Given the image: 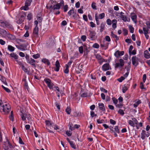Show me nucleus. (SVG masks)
Masks as SVG:
<instances>
[{
  "label": "nucleus",
  "mask_w": 150,
  "mask_h": 150,
  "mask_svg": "<svg viewBox=\"0 0 150 150\" xmlns=\"http://www.w3.org/2000/svg\"><path fill=\"white\" fill-rule=\"evenodd\" d=\"M0 110L4 114H7L11 110V107L9 105L6 103H1L2 100H0Z\"/></svg>",
  "instance_id": "1"
},
{
  "label": "nucleus",
  "mask_w": 150,
  "mask_h": 150,
  "mask_svg": "<svg viewBox=\"0 0 150 150\" xmlns=\"http://www.w3.org/2000/svg\"><path fill=\"white\" fill-rule=\"evenodd\" d=\"M0 26L4 28H7L10 29H13V26L9 23L6 21H3L1 20Z\"/></svg>",
  "instance_id": "2"
},
{
  "label": "nucleus",
  "mask_w": 150,
  "mask_h": 150,
  "mask_svg": "<svg viewBox=\"0 0 150 150\" xmlns=\"http://www.w3.org/2000/svg\"><path fill=\"white\" fill-rule=\"evenodd\" d=\"M119 63H116L115 65V69L122 67L124 65V61L122 59H119Z\"/></svg>",
  "instance_id": "3"
},
{
  "label": "nucleus",
  "mask_w": 150,
  "mask_h": 150,
  "mask_svg": "<svg viewBox=\"0 0 150 150\" xmlns=\"http://www.w3.org/2000/svg\"><path fill=\"white\" fill-rule=\"evenodd\" d=\"M32 1V0H26L24 6L22 7L23 8V9L25 11L28 10L29 9L28 6L30 5Z\"/></svg>",
  "instance_id": "4"
},
{
  "label": "nucleus",
  "mask_w": 150,
  "mask_h": 150,
  "mask_svg": "<svg viewBox=\"0 0 150 150\" xmlns=\"http://www.w3.org/2000/svg\"><path fill=\"white\" fill-rule=\"evenodd\" d=\"M109 43L106 42L105 41H103L100 44V47L105 50H106L108 47Z\"/></svg>",
  "instance_id": "5"
},
{
  "label": "nucleus",
  "mask_w": 150,
  "mask_h": 150,
  "mask_svg": "<svg viewBox=\"0 0 150 150\" xmlns=\"http://www.w3.org/2000/svg\"><path fill=\"white\" fill-rule=\"evenodd\" d=\"M138 58L135 56H134L132 57V64L135 67L137 66L138 64Z\"/></svg>",
  "instance_id": "6"
},
{
  "label": "nucleus",
  "mask_w": 150,
  "mask_h": 150,
  "mask_svg": "<svg viewBox=\"0 0 150 150\" xmlns=\"http://www.w3.org/2000/svg\"><path fill=\"white\" fill-rule=\"evenodd\" d=\"M124 14L123 12H121L120 13V18L124 22L129 21L130 19L129 18L127 19V17Z\"/></svg>",
  "instance_id": "7"
},
{
  "label": "nucleus",
  "mask_w": 150,
  "mask_h": 150,
  "mask_svg": "<svg viewBox=\"0 0 150 150\" xmlns=\"http://www.w3.org/2000/svg\"><path fill=\"white\" fill-rule=\"evenodd\" d=\"M61 6V5H59V4H57L55 5H54L53 6H52V5H51L50 6V7H49V9L51 8L53 10H58L60 9Z\"/></svg>",
  "instance_id": "8"
},
{
  "label": "nucleus",
  "mask_w": 150,
  "mask_h": 150,
  "mask_svg": "<svg viewBox=\"0 0 150 150\" xmlns=\"http://www.w3.org/2000/svg\"><path fill=\"white\" fill-rule=\"evenodd\" d=\"M46 125H47L46 127L50 128V129L53 128L54 125V124L53 123H51L50 121L48 120H46L45 121Z\"/></svg>",
  "instance_id": "9"
},
{
  "label": "nucleus",
  "mask_w": 150,
  "mask_h": 150,
  "mask_svg": "<svg viewBox=\"0 0 150 150\" xmlns=\"http://www.w3.org/2000/svg\"><path fill=\"white\" fill-rule=\"evenodd\" d=\"M124 54L123 51H120L119 50L117 51L114 53V55L115 57L118 58L121 56L123 55Z\"/></svg>",
  "instance_id": "10"
},
{
  "label": "nucleus",
  "mask_w": 150,
  "mask_h": 150,
  "mask_svg": "<svg viewBox=\"0 0 150 150\" xmlns=\"http://www.w3.org/2000/svg\"><path fill=\"white\" fill-rule=\"evenodd\" d=\"M96 58L99 60L100 62L101 63L105 61L104 59L103 58L101 55L99 54H97L95 55Z\"/></svg>",
  "instance_id": "11"
},
{
  "label": "nucleus",
  "mask_w": 150,
  "mask_h": 150,
  "mask_svg": "<svg viewBox=\"0 0 150 150\" xmlns=\"http://www.w3.org/2000/svg\"><path fill=\"white\" fill-rule=\"evenodd\" d=\"M38 26H36L33 30V33L34 36L38 37Z\"/></svg>",
  "instance_id": "12"
},
{
  "label": "nucleus",
  "mask_w": 150,
  "mask_h": 150,
  "mask_svg": "<svg viewBox=\"0 0 150 150\" xmlns=\"http://www.w3.org/2000/svg\"><path fill=\"white\" fill-rule=\"evenodd\" d=\"M96 34L94 30L90 32L89 35L91 40H93L95 39V36Z\"/></svg>",
  "instance_id": "13"
},
{
  "label": "nucleus",
  "mask_w": 150,
  "mask_h": 150,
  "mask_svg": "<svg viewBox=\"0 0 150 150\" xmlns=\"http://www.w3.org/2000/svg\"><path fill=\"white\" fill-rule=\"evenodd\" d=\"M98 105L99 108L100 110L104 112L105 111V108L104 105L103 103H99Z\"/></svg>",
  "instance_id": "14"
},
{
  "label": "nucleus",
  "mask_w": 150,
  "mask_h": 150,
  "mask_svg": "<svg viewBox=\"0 0 150 150\" xmlns=\"http://www.w3.org/2000/svg\"><path fill=\"white\" fill-rule=\"evenodd\" d=\"M131 18L132 20L136 23H137V15L134 13H132L131 14Z\"/></svg>",
  "instance_id": "15"
},
{
  "label": "nucleus",
  "mask_w": 150,
  "mask_h": 150,
  "mask_svg": "<svg viewBox=\"0 0 150 150\" xmlns=\"http://www.w3.org/2000/svg\"><path fill=\"white\" fill-rule=\"evenodd\" d=\"M102 68L104 71H106L109 69V64H108L106 63L104 64Z\"/></svg>",
  "instance_id": "16"
},
{
  "label": "nucleus",
  "mask_w": 150,
  "mask_h": 150,
  "mask_svg": "<svg viewBox=\"0 0 150 150\" xmlns=\"http://www.w3.org/2000/svg\"><path fill=\"white\" fill-rule=\"evenodd\" d=\"M144 54L145 58L149 59L150 58V54L148 51L147 50H146L144 51Z\"/></svg>",
  "instance_id": "17"
},
{
  "label": "nucleus",
  "mask_w": 150,
  "mask_h": 150,
  "mask_svg": "<svg viewBox=\"0 0 150 150\" xmlns=\"http://www.w3.org/2000/svg\"><path fill=\"white\" fill-rule=\"evenodd\" d=\"M55 66L56 68V69L55 68L54 70L56 71H58L59 69V67L60 66V65L59 62L58 60H57L56 62Z\"/></svg>",
  "instance_id": "18"
},
{
  "label": "nucleus",
  "mask_w": 150,
  "mask_h": 150,
  "mask_svg": "<svg viewBox=\"0 0 150 150\" xmlns=\"http://www.w3.org/2000/svg\"><path fill=\"white\" fill-rule=\"evenodd\" d=\"M105 23L102 22L101 23L100 26V32L101 33L104 30L105 27Z\"/></svg>",
  "instance_id": "19"
},
{
  "label": "nucleus",
  "mask_w": 150,
  "mask_h": 150,
  "mask_svg": "<svg viewBox=\"0 0 150 150\" xmlns=\"http://www.w3.org/2000/svg\"><path fill=\"white\" fill-rule=\"evenodd\" d=\"M92 94L91 93H89L88 94V93L87 92H85L83 93H82L81 95V97H86L87 96H90L91 95H92Z\"/></svg>",
  "instance_id": "20"
},
{
  "label": "nucleus",
  "mask_w": 150,
  "mask_h": 150,
  "mask_svg": "<svg viewBox=\"0 0 150 150\" xmlns=\"http://www.w3.org/2000/svg\"><path fill=\"white\" fill-rule=\"evenodd\" d=\"M6 36L9 39L11 40H14L15 38L14 36H13L11 34H10L8 32L7 33V34L6 35Z\"/></svg>",
  "instance_id": "21"
},
{
  "label": "nucleus",
  "mask_w": 150,
  "mask_h": 150,
  "mask_svg": "<svg viewBox=\"0 0 150 150\" xmlns=\"http://www.w3.org/2000/svg\"><path fill=\"white\" fill-rule=\"evenodd\" d=\"M18 48L20 50L22 51L26 50H27L26 46L24 45H20L19 48Z\"/></svg>",
  "instance_id": "22"
},
{
  "label": "nucleus",
  "mask_w": 150,
  "mask_h": 150,
  "mask_svg": "<svg viewBox=\"0 0 150 150\" xmlns=\"http://www.w3.org/2000/svg\"><path fill=\"white\" fill-rule=\"evenodd\" d=\"M36 61L34 59H33L32 58H30V60L28 61V62H27L29 64H30L31 65L35 67V64Z\"/></svg>",
  "instance_id": "23"
},
{
  "label": "nucleus",
  "mask_w": 150,
  "mask_h": 150,
  "mask_svg": "<svg viewBox=\"0 0 150 150\" xmlns=\"http://www.w3.org/2000/svg\"><path fill=\"white\" fill-rule=\"evenodd\" d=\"M42 61L44 63L47 64L48 65H50V63L49 60L46 58L42 59Z\"/></svg>",
  "instance_id": "24"
},
{
  "label": "nucleus",
  "mask_w": 150,
  "mask_h": 150,
  "mask_svg": "<svg viewBox=\"0 0 150 150\" xmlns=\"http://www.w3.org/2000/svg\"><path fill=\"white\" fill-rule=\"evenodd\" d=\"M8 49L10 52H13L15 48L11 45H8Z\"/></svg>",
  "instance_id": "25"
},
{
  "label": "nucleus",
  "mask_w": 150,
  "mask_h": 150,
  "mask_svg": "<svg viewBox=\"0 0 150 150\" xmlns=\"http://www.w3.org/2000/svg\"><path fill=\"white\" fill-rule=\"evenodd\" d=\"M117 23V21L115 19H114L112 21V27L113 28L115 29V28L116 27V23Z\"/></svg>",
  "instance_id": "26"
},
{
  "label": "nucleus",
  "mask_w": 150,
  "mask_h": 150,
  "mask_svg": "<svg viewBox=\"0 0 150 150\" xmlns=\"http://www.w3.org/2000/svg\"><path fill=\"white\" fill-rule=\"evenodd\" d=\"M73 124L71 122H69V124L68 126L69 129H71V131L74 130L75 129V127H72Z\"/></svg>",
  "instance_id": "27"
},
{
  "label": "nucleus",
  "mask_w": 150,
  "mask_h": 150,
  "mask_svg": "<svg viewBox=\"0 0 150 150\" xmlns=\"http://www.w3.org/2000/svg\"><path fill=\"white\" fill-rule=\"evenodd\" d=\"M11 57L14 58L15 59H17L18 58V56L14 53H11L10 54Z\"/></svg>",
  "instance_id": "28"
},
{
  "label": "nucleus",
  "mask_w": 150,
  "mask_h": 150,
  "mask_svg": "<svg viewBox=\"0 0 150 150\" xmlns=\"http://www.w3.org/2000/svg\"><path fill=\"white\" fill-rule=\"evenodd\" d=\"M8 32L2 29L0 33V34L3 36H6Z\"/></svg>",
  "instance_id": "29"
},
{
  "label": "nucleus",
  "mask_w": 150,
  "mask_h": 150,
  "mask_svg": "<svg viewBox=\"0 0 150 150\" xmlns=\"http://www.w3.org/2000/svg\"><path fill=\"white\" fill-rule=\"evenodd\" d=\"M27 114H23L22 112H21V115L22 120L23 121H24L26 120V117Z\"/></svg>",
  "instance_id": "30"
},
{
  "label": "nucleus",
  "mask_w": 150,
  "mask_h": 150,
  "mask_svg": "<svg viewBox=\"0 0 150 150\" xmlns=\"http://www.w3.org/2000/svg\"><path fill=\"white\" fill-rule=\"evenodd\" d=\"M44 81L46 83L47 85H48L51 82V80L49 79L46 78L44 79Z\"/></svg>",
  "instance_id": "31"
},
{
  "label": "nucleus",
  "mask_w": 150,
  "mask_h": 150,
  "mask_svg": "<svg viewBox=\"0 0 150 150\" xmlns=\"http://www.w3.org/2000/svg\"><path fill=\"white\" fill-rule=\"evenodd\" d=\"M9 117L11 120L13 121V111H11V114L9 116Z\"/></svg>",
  "instance_id": "32"
},
{
  "label": "nucleus",
  "mask_w": 150,
  "mask_h": 150,
  "mask_svg": "<svg viewBox=\"0 0 150 150\" xmlns=\"http://www.w3.org/2000/svg\"><path fill=\"white\" fill-rule=\"evenodd\" d=\"M24 16L23 15H21V18H20L19 20V22H18V23H19L20 24L22 23L23 21H24Z\"/></svg>",
  "instance_id": "33"
},
{
  "label": "nucleus",
  "mask_w": 150,
  "mask_h": 150,
  "mask_svg": "<svg viewBox=\"0 0 150 150\" xmlns=\"http://www.w3.org/2000/svg\"><path fill=\"white\" fill-rule=\"evenodd\" d=\"M54 86V84L52 82H50L49 84H48V85H47V86L50 88V89H54L53 88V86Z\"/></svg>",
  "instance_id": "34"
},
{
  "label": "nucleus",
  "mask_w": 150,
  "mask_h": 150,
  "mask_svg": "<svg viewBox=\"0 0 150 150\" xmlns=\"http://www.w3.org/2000/svg\"><path fill=\"white\" fill-rule=\"evenodd\" d=\"M128 89V87L125 85H124V87L122 88V92L124 93H125L127 90Z\"/></svg>",
  "instance_id": "35"
},
{
  "label": "nucleus",
  "mask_w": 150,
  "mask_h": 150,
  "mask_svg": "<svg viewBox=\"0 0 150 150\" xmlns=\"http://www.w3.org/2000/svg\"><path fill=\"white\" fill-rule=\"evenodd\" d=\"M69 144L71 146L72 148H73L74 149H76V146L73 143V142L72 141L69 142Z\"/></svg>",
  "instance_id": "36"
},
{
  "label": "nucleus",
  "mask_w": 150,
  "mask_h": 150,
  "mask_svg": "<svg viewBox=\"0 0 150 150\" xmlns=\"http://www.w3.org/2000/svg\"><path fill=\"white\" fill-rule=\"evenodd\" d=\"M66 112L69 115L70 114L71 112V108L69 107H67V108L66 109Z\"/></svg>",
  "instance_id": "37"
},
{
  "label": "nucleus",
  "mask_w": 150,
  "mask_h": 150,
  "mask_svg": "<svg viewBox=\"0 0 150 150\" xmlns=\"http://www.w3.org/2000/svg\"><path fill=\"white\" fill-rule=\"evenodd\" d=\"M129 28L130 32L131 33H133L134 30V28L132 25H129Z\"/></svg>",
  "instance_id": "38"
},
{
  "label": "nucleus",
  "mask_w": 150,
  "mask_h": 150,
  "mask_svg": "<svg viewBox=\"0 0 150 150\" xmlns=\"http://www.w3.org/2000/svg\"><path fill=\"white\" fill-rule=\"evenodd\" d=\"M95 19L97 25H98L100 24L98 18L97 16V14L95 15Z\"/></svg>",
  "instance_id": "39"
},
{
  "label": "nucleus",
  "mask_w": 150,
  "mask_h": 150,
  "mask_svg": "<svg viewBox=\"0 0 150 150\" xmlns=\"http://www.w3.org/2000/svg\"><path fill=\"white\" fill-rule=\"evenodd\" d=\"M22 68L23 71H24V72L27 73V74H28L29 73V71L27 69L26 67H25L23 66H22Z\"/></svg>",
  "instance_id": "40"
},
{
  "label": "nucleus",
  "mask_w": 150,
  "mask_h": 150,
  "mask_svg": "<svg viewBox=\"0 0 150 150\" xmlns=\"http://www.w3.org/2000/svg\"><path fill=\"white\" fill-rule=\"evenodd\" d=\"M143 31H144V34H146L148 33V32L149 31V29L147 28H143Z\"/></svg>",
  "instance_id": "41"
},
{
  "label": "nucleus",
  "mask_w": 150,
  "mask_h": 150,
  "mask_svg": "<svg viewBox=\"0 0 150 150\" xmlns=\"http://www.w3.org/2000/svg\"><path fill=\"white\" fill-rule=\"evenodd\" d=\"M66 69L64 71V72L66 74H68L69 73V66L68 64H66L65 65Z\"/></svg>",
  "instance_id": "42"
},
{
  "label": "nucleus",
  "mask_w": 150,
  "mask_h": 150,
  "mask_svg": "<svg viewBox=\"0 0 150 150\" xmlns=\"http://www.w3.org/2000/svg\"><path fill=\"white\" fill-rule=\"evenodd\" d=\"M55 104L57 108L59 110H60V103L59 102H56L55 103Z\"/></svg>",
  "instance_id": "43"
},
{
  "label": "nucleus",
  "mask_w": 150,
  "mask_h": 150,
  "mask_svg": "<svg viewBox=\"0 0 150 150\" xmlns=\"http://www.w3.org/2000/svg\"><path fill=\"white\" fill-rule=\"evenodd\" d=\"M33 57L35 59H37L40 57V54H34L33 55Z\"/></svg>",
  "instance_id": "44"
},
{
  "label": "nucleus",
  "mask_w": 150,
  "mask_h": 150,
  "mask_svg": "<svg viewBox=\"0 0 150 150\" xmlns=\"http://www.w3.org/2000/svg\"><path fill=\"white\" fill-rule=\"evenodd\" d=\"M141 103L140 100H139L137 102L135 103L134 105V106L135 108H136L138 105Z\"/></svg>",
  "instance_id": "45"
},
{
  "label": "nucleus",
  "mask_w": 150,
  "mask_h": 150,
  "mask_svg": "<svg viewBox=\"0 0 150 150\" xmlns=\"http://www.w3.org/2000/svg\"><path fill=\"white\" fill-rule=\"evenodd\" d=\"M79 51L80 54H82L83 52V47L81 46L79 48Z\"/></svg>",
  "instance_id": "46"
},
{
  "label": "nucleus",
  "mask_w": 150,
  "mask_h": 150,
  "mask_svg": "<svg viewBox=\"0 0 150 150\" xmlns=\"http://www.w3.org/2000/svg\"><path fill=\"white\" fill-rule=\"evenodd\" d=\"M114 129V132H116L118 133H120V130L118 128V127L117 126H115V127Z\"/></svg>",
  "instance_id": "47"
},
{
  "label": "nucleus",
  "mask_w": 150,
  "mask_h": 150,
  "mask_svg": "<svg viewBox=\"0 0 150 150\" xmlns=\"http://www.w3.org/2000/svg\"><path fill=\"white\" fill-rule=\"evenodd\" d=\"M128 122L129 125H130L131 126L133 127H134V124L133 121L131 120H129Z\"/></svg>",
  "instance_id": "48"
},
{
  "label": "nucleus",
  "mask_w": 150,
  "mask_h": 150,
  "mask_svg": "<svg viewBox=\"0 0 150 150\" xmlns=\"http://www.w3.org/2000/svg\"><path fill=\"white\" fill-rule=\"evenodd\" d=\"M125 79V78L124 77H123V76H122L120 78L118 79H117V80L119 82H121L123 80H124Z\"/></svg>",
  "instance_id": "49"
},
{
  "label": "nucleus",
  "mask_w": 150,
  "mask_h": 150,
  "mask_svg": "<svg viewBox=\"0 0 150 150\" xmlns=\"http://www.w3.org/2000/svg\"><path fill=\"white\" fill-rule=\"evenodd\" d=\"M105 13H102L99 15V17L100 19H102L104 18L105 16Z\"/></svg>",
  "instance_id": "50"
},
{
  "label": "nucleus",
  "mask_w": 150,
  "mask_h": 150,
  "mask_svg": "<svg viewBox=\"0 0 150 150\" xmlns=\"http://www.w3.org/2000/svg\"><path fill=\"white\" fill-rule=\"evenodd\" d=\"M96 3H94V2H93L91 4V7L93 9H96Z\"/></svg>",
  "instance_id": "51"
},
{
  "label": "nucleus",
  "mask_w": 150,
  "mask_h": 150,
  "mask_svg": "<svg viewBox=\"0 0 150 150\" xmlns=\"http://www.w3.org/2000/svg\"><path fill=\"white\" fill-rule=\"evenodd\" d=\"M27 18L29 20H30L32 18V14L30 13L27 16Z\"/></svg>",
  "instance_id": "52"
},
{
  "label": "nucleus",
  "mask_w": 150,
  "mask_h": 150,
  "mask_svg": "<svg viewBox=\"0 0 150 150\" xmlns=\"http://www.w3.org/2000/svg\"><path fill=\"white\" fill-rule=\"evenodd\" d=\"M93 47L94 48H98L99 47V45L98 43H95L93 45Z\"/></svg>",
  "instance_id": "53"
},
{
  "label": "nucleus",
  "mask_w": 150,
  "mask_h": 150,
  "mask_svg": "<svg viewBox=\"0 0 150 150\" xmlns=\"http://www.w3.org/2000/svg\"><path fill=\"white\" fill-rule=\"evenodd\" d=\"M74 13V11L73 8L70 10L68 12V14L69 16H71V15L72 13Z\"/></svg>",
  "instance_id": "54"
},
{
  "label": "nucleus",
  "mask_w": 150,
  "mask_h": 150,
  "mask_svg": "<svg viewBox=\"0 0 150 150\" xmlns=\"http://www.w3.org/2000/svg\"><path fill=\"white\" fill-rule=\"evenodd\" d=\"M118 113L122 115H123L125 114V113L123 111L122 109H120L118 111Z\"/></svg>",
  "instance_id": "55"
},
{
  "label": "nucleus",
  "mask_w": 150,
  "mask_h": 150,
  "mask_svg": "<svg viewBox=\"0 0 150 150\" xmlns=\"http://www.w3.org/2000/svg\"><path fill=\"white\" fill-rule=\"evenodd\" d=\"M146 25L147 28L148 29H150V21H146Z\"/></svg>",
  "instance_id": "56"
},
{
  "label": "nucleus",
  "mask_w": 150,
  "mask_h": 150,
  "mask_svg": "<svg viewBox=\"0 0 150 150\" xmlns=\"http://www.w3.org/2000/svg\"><path fill=\"white\" fill-rule=\"evenodd\" d=\"M100 90L105 93H107L108 92L107 90L105 89V88L103 87H101L100 88Z\"/></svg>",
  "instance_id": "57"
},
{
  "label": "nucleus",
  "mask_w": 150,
  "mask_h": 150,
  "mask_svg": "<svg viewBox=\"0 0 150 150\" xmlns=\"http://www.w3.org/2000/svg\"><path fill=\"white\" fill-rule=\"evenodd\" d=\"M123 32L124 35H126L128 34V30L126 29H123Z\"/></svg>",
  "instance_id": "58"
},
{
  "label": "nucleus",
  "mask_w": 150,
  "mask_h": 150,
  "mask_svg": "<svg viewBox=\"0 0 150 150\" xmlns=\"http://www.w3.org/2000/svg\"><path fill=\"white\" fill-rule=\"evenodd\" d=\"M108 25H111V21L110 19H108L106 21Z\"/></svg>",
  "instance_id": "59"
},
{
  "label": "nucleus",
  "mask_w": 150,
  "mask_h": 150,
  "mask_svg": "<svg viewBox=\"0 0 150 150\" xmlns=\"http://www.w3.org/2000/svg\"><path fill=\"white\" fill-rule=\"evenodd\" d=\"M110 123L112 125H115L116 124V122L114 120L112 119H110Z\"/></svg>",
  "instance_id": "60"
},
{
  "label": "nucleus",
  "mask_w": 150,
  "mask_h": 150,
  "mask_svg": "<svg viewBox=\"0 0 150 150\" xmlns=\"http://www.w3.org/2000/svg\"><path fill=\"white\" fill-rule=\"evenodd\" d=\"M68 8V6L67 5H65L64 7V11L66 12L67 11Z\"/></svg>",
  "instance_id": "61"
},
{
  "label": "nucleus",
  "mask_w": 150,
  "mask_h": 150,
  "mask_svg": "<svg viewBox=\"0 0 150 150\" xmlns=\"http://www.w3.org/2000/svg\"><path fill=\"white\" fill-rule=\"evenodd\" d=\"M105 39L106 41H108V42L110 41V39L109 36H106L105 37Z\"/></svg>",
  "instance_id": "62"
},
{
  "label": "nucleus",
  "mask_w": 150,
  "mask_h": 150,
  "mask_svg": "<svg viewBox=\"0 0 150 150\" xmlns=\"http://www.w3.org/2000/svg\"><path fill=\"white\" fill-rule=\"evenodd\" d=\"M86 35H83L81 37V39L83 41H86Z\"/></svg>",
  "instance_id": "63"
},
{
  "label": "nucleus",
  "mask_w": 150,
  "mask_h": 150,
  "mask_svg": "<svg viewBox=\"0 0 150 150\" xmlns=\"http://www.w3.org/2000/svg\"><path fill=\"white\" fill-rule=\"evenodd\" d=\"M125 41L126 42L129 43H131L132 42L131 40L130 39H126L125 40Z\"/></svg>",
  "instance_id": "64"
}]
</instances>
